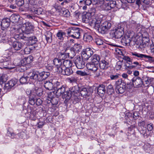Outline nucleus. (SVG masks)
Listing matches in <instances>:
<instances>
[{"instance_id": "obj_1", "label": "nucleus", "mask_w": 154, "mask_h": 154, "mask_svg": "<svg viewBox=\"0 0 154 154\" xmlns=\"http://www.w3.org/2000/svg\"><path fill=\"white\" fill-rule=\"evenodd\" d=\"M91 25L94 26L96 29L102 34L105 33L111 27V24L108 21L104 20L103 16L98 15L95 17H93Z\"/></svg>"}, {"instance_id": "obj_2", "label": "nucleus", "mask_w": 154, "mask_h": 154, "mask_svg": "<svg viewBox=\"0 0 154 154\" xmlns=\"http://www.w3.org/2000/svg\"><path fill=\"white\" fill-rule=\"evenodd\" d=\"M20 36V34L19 35H16L14 37H9V36H8L6 35V33L4 34L1 35L0 37V43H6L8 42L10 45H11L12 46L14 43L17 41H16V39H22L19 38Z\"/></svg>"}, {"instance_id": "obj_3", "label": "nucleus", "mask_w": 154, "mask_h": 154, "mask_svg": "<svg viewBox=\"0 0 154 154\" xmlns=\"http://www.w3.org/2000/svg\"><path fill=\"white\" fill-rule=\"evenodd\" d=\"M124 33V28L119 25L111 30L110 34L113 38L118 39L120 38Z\"/></svg>"}, {"instance_id": "obj_4", "label": "nucleus", "mask_w": 154, "mask_h": 154, "mask_svg": "<svg viewBox=\"0 0 154 154\" xmlns=\"http://www.w3.org/2000/svg\"><path fill=\"white\" fill-rule=\"evenodd\" d=\"M80 31L79 28L75 27H71L66 30V32L69 36L77 39L80 38Z\"/></svg>"}, {"instance_id": "obj_5", "label": "nucleus", "mask_w": 154, "mask_h": 154, "mask_svg": "<svg viewBox=\"0 0 154 154\" xmlns=\"http://www.w3.org/2000/svg\"><path fill=\"white\" fill-rule=\"evenodd\" d=\"M131 55L134 58H135L134 57H135L140 59H144L146 60V61L149 63L154 62V57L138 53L136 52H131Z\"/></svg>"}, {"instance_id": "obj_6", "label": "nucleus", "mask_w": 154, "mask_h": 154, "mask_svg": "<svg viewBox=\"0 0 154 154\" xmlns=\"http://www.w3.org/2000/svg\"><path fill=\"white\" fill-rule=\"evenodd\" d=\"M22 30L25 33L23 35H28L32 34L34 26L32 24L29 22H26L23 25Z\"/></svg>"}, {"instance_id": "obj_7", "label": "nucleus", "mask_w": 154, "mask_h": 154, "mask_svg": "<svg viewBox=\"0 0 154 154\" xmlns=\"http://www.w3.org/2000/svg\"><path fill=\"white\" fill-rule=\"evenodd\" d=\"M57 88L58 89H57L56 92L57 95L59 96L62 95V98L63 99H65L64 102L66 103L69 101L66 100L67 96L68 94L67 91H66V88L63 85L61 86L60 87Z\"/></svg>"}, {"instance_id": "obj_8", "label": "nucleus", "mask_w": 154, "mask_h": 154, "mask_svg": "<svg viewBox=\"0 0 154 154\" xmlns=\"http://www.w3.org/2000/svg\"><path fill=\"white\" fill-rule=\"evenodd\" d=\"M83 59L80 56H77L74 58V63L78 69H81L85 67V63Z\"/></svg>"}, {"instance_id": "obj_9", "label": "nucleus", "mask_w": 154, "mask_h": 154, "mask_svg": "<svg viewBox=\"0 0 154 154\" xmlns=\"http://www.w3.org/2000/svg\"><path fill=\"white\" fill-rule=\"evenodd\" d=\"M19 38L28 41L31 43L32 45L35 44L37 41V38L35 36H32L30 35L26 36V35H23V34H20Z\"/></svg>"}, {"instance_id": "obj_10", "label": "nucleus", "mask_w": 154, "mask_h": 154, "mask_svg": "<svg viewBox=\"0 0 154 154\" xmlns=\"http://www.w3.org/2000/svg\"><path fill=\"white\" fill-rule=\"evenodd\" d=\"M94 52L93 50L90 48H87L84 49L82 52V57L84 60H87L93 54Z\"/></svg>"}, {"instance_id": "obj_11", "label": "nucleus", "mask_w": 154, "mask_h": 154, "mask_svg": "<svg viewBox=\"0 0 154 154\" xmlns=\"http://www.w3.org/2000/svg\"><path fill=\"white\" fill-rule=\"evenodd\" d=\"M79 92V87L78 86H74L71 88H70L68 92V95L66 97L67 101H69L70 100L72 95H77Z\"/></svg>"}, {"instance_id": "obj_12", "label": "nucleus", "mask_w": 154, "mask_h": 154, "mask_svg": "<svg viewBox=\"0 0 154 154\" xmlns=\"http://www.w3.org/2000/svg\"><path fill=\"white\" fill-rule=\"evenodd\" d=\"M132 81L133 85L135 87H141L143 85L142 79L138 76L134 77L132 79Z\"/></svg>"}, {"instance_id": "obj_13", "label": "nucleus", "mask_w": 154, "mask_h": 154, "mask_svg": "<svg viewBox=\"0 0 154 154\" xmlns=\"http://www.w3.org/2000/svg\"><path fill=\"white\" fill-rule=\"evenodd\" d=\"M59 71L58 72L63 75H69L72 74L73 72L72 69L70 67L66 68L63 66L61 68H59Z\"/></svg>"}, {"instance_id": "obj_14", "label": "nucleus", "mask_w": 154, "mask_h": 154, "mask_svg": "<svg viewBox=\"0 0 154 154\" xmlns=\"http://www.w3.org/2000/svg\"><path fill=\"white\" fill-rule=\"evenodd\" d=\"M87 68L94 72H96L98 69V65L91 61L86 64Z\"/></svg>"}, {"instance_id": "obj_15", "label": "nucleus", "mask_w": 154, "mask_h": 154, "mask_svg": "<svg viewBox=\"0 0 154 154\" xmlns=\"http://www.w3.org/2000/svg\"><path fill=\"white\" fill-rule=\"evenodd\" d=\"M17 82V81L16 79H12L9 81L7 83L5 84L4 87V89L6 91H9L16 84Z\"/></svg>"}, {"instance_id": "obj_16", "label": "nucleus", "mask_w": 154, "mask_h": 154, "mask_svg": "<svg viewBox=\"0 0 154 154\" xmlns=\"http://www.w3.org/2000/svg\"><path fill=\"white\" fill-rule=\"evenodd\" d=\"M96 12V9L95 8H91L90 10L89 11V12L90 14L92 16V17H91V18L90 19V20H89V19L88 18H87L86 17V16H84L83 17V19H82V20L83 21L86 23H87L88 22H90L91 23V21L93 17H97L96 16H94V15L95 14V13Z\"/></svg>"}, {"instance_id": "obj_17", "label": "nucleus", "mask_w": 154, "mask_h": 154, "mask_svg": "<svg viewBox=\"0 0 154 154\" xmlns=\"http://www.w3.org/2000/svg\"><path fill=\"white\" fill-rule=\"evenodd\" d=\"M12 48L15 50L19 51L25 47L24 43H21L19 42L16 41L14 43L12 46Z\"/></svg>"}, {"instance_id": "obj_18", "label": "nucleus", "mask_w": 154, "mask_h": 154, "mask_svg": "<svg viewBox=\"0 0 154 154\" xmlns=\"http://www.w3.org/2000/svg\"><path fill=\"white\" fill-rule=\"evenodd\" d=\"M92 93V91H91L89 89H87L86 88H81L80 94L81 96L84 97H88L91 95Z\"/></svg>"}, {"instance_id": "obj_19", "label": "nucleus", "mask_w": 154, "mask_h": 154, "mask_svg": "<svg viewBox=\"0 0 154 154\" xmlns=\"http://www.w3.org/2000/svg\"><path fill=\"white\" fill-rule=\"evenodd\" d=\"M10 20L8 18H5L2 20L1 25L2 28V29H4L8 28L10 26Z\"/></svg>"}, {"instance_id": "obj_20", "label": "nucleus", "mask_w": 154, "mask_h": 154, "mask_svg": "<svg viewBox=\"0 0 154 154\" xmlns=\"http://www.w3.org/2000/svg\"><path fill=\"white\" fill-rule=\"evenodd\" d=\"M50 75V73L48 72L45 71L39 72V81H41L43 80H45Z\"/></svg>"}, {"instance_id": "obj_21", "label": "nucleus", "mask_w": 154, "mask_h": 154, "mask_svg": "<svg viewBox=\"0 0 154 154\" xmlns=\"http://www.w3.org/2000/svg\"><path fill=\"white\" fill-rule=\"evenodd\" d=\"M131 64L128 63V65H125V68L126 69H132L135 68L137 66H140L141 64L137 61H135L133 63L131 62Z\"/></svg>"}, {"instance_id": "obj_22", "label": "nucleus", "mask_w": 154, "mask_h": 154, "mask_svg": "<svg viewBox=\"0 0 154 154\" xmlns=\"http://www.w3.org/2000/svg\"><path fill=\"white\" fill-rule=\"evenodd\" d=\"M99 66L101 69H106L109 67V63L104 60H103L99 62Z\"/></svg>"}, {"instance_id": "obj_23", "label": "nucleus", "mask_w": 154, "mask_h": 154, "mask_svg": "<svg viewBox=\"0 0 154 154\" xmlns=\"http://www.w3.org/2000/svg\"><path fill=\"white\" fill-rule=\"evenodd\" d=\"M54 64L56 66L57 68V72H58L59 71V68L61 67V65H62V62L63 61H61L57 57L55 58L53 60Z\"/></svg>"}, {"instance_id": "obj_24", "label": "nucleus", "mask_w": 154, "mask_h": 154, "mask_svg": "<svg viewBox=\"0 0 154 154\" xmlns=\"http://www.w3.org/2000/svg\"><path fill=\"white\" fill-rule=\"evenodd\" d=\"M142 80L143 81V85L144 87L148 86L150 84L151 82V78L146 76H143Z\"/></svg>"}, {"instance_id": "obj_25", "label": "nucleus", "mask_w": 154, "mask_h": 154, "mask_svg": "<svg viewBox=\"0 0 154 154\" xmlns=\"http://www.w3.org/2000/svg\"><path fill=\"white\" fill-rule=\"evenodd\" d=\"M33 57L29 56L28 57L24 58L21 61L22 63H23V65H26L31 63L33 61Z\"/></svg>"}, {"instance_id": "obj_26", "label": "nucleus", "mask_w": 154, "mask_h": 154, "mask_svg": "<svg viewBox=\"0 0 154 154\" xmlns=\"http://www.w3.org/2000/svg\"><path fill=\"white\" fill-rule=\"evenodd\" d=\"M54 93L53 92H51L48 93V97L50 99V100L53 104L56 105L58 104V101H56L55 102H54V100H55V98L54 97Z\"/></svg>"}, {"instance_id": "obj_27", "label": "nucleus", "mask_w": 154, "mask_h": 154, "mask_svg": "<svg viewBox=\"0 0 154 154\" xmlns=\"http://www.w3.org/2000/svg\"><path fill=\"white\" fill-rule=\"evenodd\" d=\"M65 53L66 54L67 57L72 58L75 55V52L74 51H72L70 48H67L65 50Z\"/></svg>"}, {"instance_id": "obj_28", "label": "nucleus", "mask_w": 154, "mask_h": 154, "mask_svg": "<svg viewBox=\"0 0 154 154\" xmlns=\"http://www.w3.org/2000/svg\"><path fill=\"white\" fill-rule=\"evenodd\" d=\"M131 38L130 36H129L127 34H126L121 39V42L123 44H125V45H127L129 43L131 42Z\"/></svg>"}, {"instance_id": "obj_29", "label": "nucleus", "mask_w": 154, "mask_h": 154, "mask_svg": "<svg viewBox=\"0 0 154 154\" xmlns=\"http://www.w3.org/2000/svg\"><path fill=\"white\" fill-rule=\"evenodd\" d=\"M100 56L95 54L93 55L91 57V61L98 65V63L100 62Z\"/></svg>"}, {"instance_id": "obj_30", "label": "nucleus", "mask_w": 154, "mask_h": 154, "mask_svg": "<svg viewBox=\"0 0 154 154\" xmlns=\"http://www.w3.org/2000/svg\"><path fill=\"white\" fill-rule=\"evenodd\" d=\"M105 86L103 85H99L97 88V92L98 94H103L106 92Z\"/></svg>"}, {"instance_id": "obj_31", "label": "nucleus", "mask_w": 154, "mask_h": 154, "mask_svg": "<svg viewBox=\"0 0 154 154\" xmlns=\"http://www.w3.org/2000/svg\"><path fill=\"white\" fill-rule=\"evenodd\" d=\"M29 103L32 105H34L35 103L36 98L35 95L34 94H31L29 96Z\"/></svg>"}, {"instance_id": "obj_32", "label": "nucleus", "mask_w": 154, "mask_h": 154, "mask_svg": "<svg viewBox=\"0 0 154 154\" xmlns=\"http://www.w3.org/2000/svg\"><path fill=\"white\" fill-rule=\"evenodd\" d=\"M72 62L70 60H65L63 61V63L61 67L63 66L65 67H71L72 66Z\"/></svg>"}, {"instance_id": "obj_33", "label": "nucleus", "mask_w": 154, "mask_h": 154, "mask_svg": "<svg viewBox=\"0 0 154 154\" xmlns=\"http://www.w3.org/2000/svg\"><path fill=\"white\" fill-rule=\"evenodd\" d=\"M57 58L62 61H63L67 57V55L65 53V51L63 52L58 53L57 55Z\"/></svg>"}, {"instance_id": "obj_34", "label": "nucleus", "mask_w": 154, "mask_h": 154, "mask_svg": "<svg viewBox=\"0 0 154 154\" xmlns=\"http://www.w3.org/2000/svg\"><path fill=\"white\" fill-rule=\"evenodd\" d=\"M30 78L35 80L39 81V72H33L32 75L30 76Z\"/></svg>"}, {"instance_id": "obj_35", "label": "nucleus", "mask_w": 154, "mask_h": 154, "mask_svg": "<svg viewBox=\"0 0 154 154\" xmlns=\"http://www.w3.org/2000/svg\"><path fill=\"white\" fill-rule=\"evenodd\" d=\"M44 86L48 90H51L53 88L54 85L52 83L49 81H47L44 83Z\"/></svg>"}, {"instance_id": "obj_36", "label": "nucleus", "mask_w": 154, "mask_h": 154, "mask_svg": "<svg viewBox=\"0 0 154 154\" xmlns=\"http://www.w3.org/2000/svg\"><path fill=\"white\" fill-rule=\"evenodd\" d=\"M29 78L26 76L25 75L23 76H22L20 79V83L21 84H24L26 83H27L29 81Z\"/></svg>"}, {"instance_id": "obj_37", "label": "nucleus", "mask_w": 154, "mask_h": 154, "mask_svg": "<svg viewBox=\"0 0 154 154\" xmlns=\"http://www.w3.org/2000/svg\"><path fill=\"white\" fill-rule=\"evenodd\" d=\"M28 8L29 11L31 13H32L34 14H35V13H37V11H36L37 8V5H30Z\"/></svg>"}, {"instance_id": "obj_38", "label": "nucleus", "mask_w": 154, "mask_h": 154, "mask_svg": "<svg viewBox=\"0 0 154 154\" xmlns=\"http://www.w3.org/2000/svg\"><path fill=\"white\" fill-rule=\"evenodd\" d=\"M65 35L66 34L65 32L60 31L58 32L57 33V36L58 39L63 40V39L64 36H65Z\"/></svg>"}, {"instance_id": "obj_39", "label": "nucleus", "mask_w": 154, "mask_h": 154, "mask_svg": "<svg viewBox=\"0 0 154 154\" xmlns=\"http://www.w3.org/2000/svg\"><path fill=\"white\" fill-rule=\"evenodd\" d=\"M114 92V89L111 84L109 85L107 88V92L109 94H111Z\"/></svg>"}, {"instance_id": "obj_40", "label": "nucleus", "mask_w": 154, "mask_h": 154, "mask_svg": "<svg viewBox=\"0 0 154 154\" xmlns=\"http://www.w3.org/2000/svg\"><path fill=\"white\" fill-rule=\"evenodd\" d=\"M83 39L85 41L90 42L92 40L93 38L91 35L88 34H85L84 36Z\"/></svg>"}, {"instance_id": "obj_41", "label": "nucleus", "mask_w": 154, "mask_h": 154, "mask_svg": "<svg viewBox=\"0 0 154 154\" xmlns=\"http://www.w3.org/2000/svg\"><path fill=\"white\" fill-rule=\"evenodd\" d=\"M116 90L118 93L122 94L124 92L125 89V87H123V86H118L116 87Z\"/></svg>"}, {"instance_id": "obj_42", "label": "nucleus", "mask_w": 154, "mask_h": 154, "mask_svg": "<svg viewBox=\"0 0 154 154\" xmlns=\"http://www.w3.org/2000/svg\"><path fill=\"white\" fill-rule=\"evenodd\" d=\"M71 100L72 101L73 103L74 104H76L79 101V99L77 95H73L72 96Z\"/></svg>"}, {"instance_id": "obj_43", "label": "nucleus", "mask_w": 154, "mask_h": 154, "mask_svg": "<svg viewBox=\"0 0 154 154\" xmlns=\"http://www.w3.org/2000/svg\"><path fill=\"white\" fill-rule=\"evenodd\" d=\"M35 93L38 96H42L43 94L42 89L41 88L36 87L35 89Z\"/></svg>"}, {"instance_id": "obj_44", "label": "nucleus", "mask_w": 154, "mask_h": 154, "mask_svg": "<svg viewBox=\"0 0 154 154\" xmlns=\"http://www.w3.org/2000/svg\"><path fill=\"white\" fill-rule=\"evenodd\" d=\"M32 50V49L30 48L29 46H27L24 48L23 51L22 50L21 51L23 54H28L31 52Z\"/></svg>"}, {"instance_id": "obj_45", "label": "nucleus", "mask_w": 154, "mask_h": 154, "mask_svg": "<svg viewBox=\"0 0 154 154\" xmlns=\"http://www.w3.org/2000/svg\"><path fill=\"white\" fill-rule=\"evenodd\" d=\"M95 42L97 45H101L103 44V41L99 38H96L95 39Z\"/></svg>"}, {"instance_id": "obj_46", "label": "nucleus", "mask_w": 154, "mask_h": 154, "mask_svg": "<svg viewBox=\"0 0 154 154\" xmlns=\"http://www.w3.org/2000/svg\"><path fill=\"white\" fill-rule=\"evenodd\" d=\"M11 62L9 60L4 61L3 62V68L8 69H11V67L8 66L11 64Z\"/></svg>"}, {"instance_id": "obj_47", "label": "nucleus", "mask_w": 154, "mask_h": 154, "mask_svg": "<svg viewBox=\"0 0 154 154\" xmlns=\"http://www.w3.org/2000/svg\"><path fill=\"white\" fill-rule=\"evenodd\" d=\"M122 58L123 60L126 61L128 63V62L131 63L132 61V59H131L128 56L123 55Z\"/></svg>"}, {"instance_id": "obj_48", "label": "nucleus", "mask_w": 154, "mask_h": 154, "mask_svg": "<svg viewBox=\"0 0 154 154\" xmlns=\"http://www.w3.org/2000/svg\"><path fill=\"white\" fill-rule=\"evenodd\" d=\"M40 0H29V3L30 5H35L39 3Z\"/></svg>"}, {"instance_id": "obj_49", "label": "nucleus", "mask_w": 154, "mask_h": 154, "mask_svg": "<svg viewBox=\"0 0 154 154\" xmlns=\"http://www.w3.org/2000/svg\"><path fill=\"white\" fill-rule=\"evenodd\" d=\"M7 80V75L5 74H4L0 75V81L2 82H6Z\"/></svg>"}, {"instance_id": "obj_50", "label": "nucleus", "mask_w": 154, "mask_h": 154, "mask_svg": "<svg viewBox=\"0 0 154 154\" xmlns=\"http://www.w3.org/2000/svg\"><path fill=\"white\" fill-rule=\"evenodd\" d=\"M119 74L116 73L115 75H110L109 77L111 80H116L119 78Z\"/></svg>"}, {"instance_id": "obj_51", "label": "nucleus", "mask_w": 154, "mask_h": 154, "mask_svg": "<svg viewBox=\"0 0 154 154\" xmlns=\"http://www.w3.org/2000/svg\"><path fill=\"white\" fill-rule=\"evenodd\" d=\"M76 73L77 74L81 76H87L88 75V74L85 71H83L81 70H78L77 71Z\"/></svg>"}, {"instance_id": "obj_52", "label": "nucleus", "mask_w": 154, "mask_h": 154, "mask_svg": "<svg viewBox=\"0 0 154 154\" xmlns=\"http://www.w3.org/2000/svg\"><path fill=\"white\" fill-rule=\"evenodd\" d=\"M16 4L18 6H21L24 4V0H16Z\"/></svg>"}, {"instance_id": "obj_53", "label": "nucleus", "mask_w": 154, "mask_h": 154, "mask_svg": "<svg viewBox=\"0 0 154 154\" xmlns=\"http://www.w3.org/2000/svg\"><path fill=\"white\" fill-rule=\"evenodd\" d=\"M62 14L63 16L65 17H68L70 15V12L68 10L63 11Z\"/></svg>"}, {"instance_id": "obj_54", "label": "nucleus", "mask_w": 154, "mask_h": 154, "mask_svg": "<svg viewBox=\"0 0 154 154\" xmlns=\"http://www.w3.org/2000/svg\"><path fill=\"white\" fill-rule=\"evenodd\" d=\"M116 2L112 0L109 2L108 6H109L111 8H113L116 6Z\"/></svg>"}, {"instance_id": "obj_55", "label": "nucleus", "mask_w": 154, "mask_h": 154, "mask_svg": "<svg viewBox=\"0 0 154 154\" xmlns=\"http://www.w3.org/2000/svg\"><path fill=\"white\" fill-rule=\"evenodd\" d=\"M77 78L75 77H72L69 79V81L70 82L73 83H75L77 81Z\"/></svg>"}, {"instance_id": "obj_56", "label": "nucleus", "mask_w": 154, "mask_h": 154, "mask_svg": "<svg viewBox=\"0 0 154 154\" xmlns=\"http://www.w3.org/2000/svg\"><path fill=\"white\" fill-rule=\"evenodd\" d=\"M61 86L63 85H62L61 84L60 82H57L54 85V88H56V89L57 90L58 89V87H60Z\"/></svg>"}, {"instance_id": "obj_57", "label": "nucleus", "mask_w": 154, "mask_h": 154, "mask_svg": "<svg viewBox=\"0 0 154 154\" xmlns=\"http://www.w3.org/2000/svg\"><path fill=\"white\" fill-rule=\"evenodd\" d=\"M147 128L149 131H152L153 129V124L151 123L148 124L147 125Z\"/></svg>"}, {"instance_id": "obj_58", "label": "nucleus", "mask_w": 154, "mask_h": 154, "mask_svg": "<svg viewBox=\"0 0 154 154\" xmlns=\"http://www.w3.org/2000/svg\"><path fill=\"white\" fill-rule=\"evenodd\" d=\"M35 103L37 106H39L42 103V101L40 98L36 99Z\"/></svg>"}, {"instance_id": "obj_59", "label": "nucleus", "mask_w": 154, "mask_h": 154, "mask_svg": "<svg viewBox=\"0 0 154 154\" xmlns=\"http://www.w3.org/2000/svg\"><path fill=\"white\" fill-rule=\"evenodd\" d=\"M136 38H137V39L135 38L134 37H133L132 38V40L134 42H136V44H138V45L139 44V43H138V41H140V38H139L138 36H137Z\"/></svg>"}, {"instance_id": "obj_60", "label": "nucleus", "mask_w": 154, "mask_h": 154, "mask_svg": "<svg viewBox=\"0 0 154 154\" xmlns=\"http://www.w3.org/2000/svg\"><path fill=\"white\" fill-rule=\"evenodd\" d=\"M138 113L137 112H135L133 114V117L134 119H137L138 117Z\"/></svg>"}, {"instance_id": "obj_61", "label": "nucleus", "mask_w": 154, "mask_h": 154, "mask_svg": "<svg viewBox=\"0 0 154 154\" xmlns=\"http://www.w3.org/2000/svg\"><path fill=\"white\" fill-rule=\"evenodd\" d=\"M83 1L85 5H90L92 3L91 0H83Z\"/></svg>"}, {"instance_id": "obj_62", "label": "nucleus", "mask_w": 154, "mask_h": 154, "mask_svg": "<svg viewBox=\"0 0 154 154\" xmlns=\"http://www.w3.org/2000/svg\"><path fill=\"white\" fill-rule=\"evenodd\" d=\"M11 17L14 20L15 22L19 20V17L17 15H14L11 16Z\"/></svg>"}, {"instance_id": "obj_63", "label": "nucleus", "mask_w": 154, "mask_h": 154, "mask_svg": "<svg viewBox=\"0 0 154 154\" xmlns=\"http://www.w3.org/2000/svg\"><path fill=\"white\" fill-rule=\"evenodd\" d=\"M45 37H52V33L50 31L47 32L45 35Z\"/></svg>"}, {"instance_id": "obj_64", "label": "nucleus", "mask_w": 154, "mask_h": 154, "mask_svg": "<svg viewBox=\"0 0 154 154\" xmlns=\"http://www.w3.org/2000/svg\"><path fill=\"white\" fill-rule=\"evenodd\" d=\"M122 80L121 79H119L116 82L115 85L116 87L118 86H120L122 83Z\"/></svg>"}]
</instances>
